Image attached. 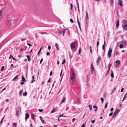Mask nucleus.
Masks as SVG:
<instances>
[{
    "label": "nucleus",
    "instance_id": "obj_57",
    "mask_svg": "<svg viewBox=\"0 0 127 127\" xmlns=\"http://www.w3.org/2000/svg\"><path fill=\"white\" fill-rule=\"evenodd\" d=\"M93 107L94 108H95V109H97V107L96 106L94 105L93 106Z\"/></svg>",
    "mask_w": 127,
    "mask_h": 127
},
{
    "label": "nucleus",
    "instance_id": "obj_9",
    "mask_svg": "<svg viewBox=\"0 0 127 127\" xmlns=\"http://www.w3.org/2000/svg\"><path fill=\"white\" fill-rule=\"evenodd\" d=\"M105 44H106L105 41V40L104 41V44H103L102 45V49L103 50H104V53L105 52Z\"/></svg>",
    "mask_w": 127,
    "mask_h": 127
},
{
    "label": "nucleus",
    "instance_id": "obj_2",
    "mask_svg": "<svg viewBox=\"0 0 127 127\" xmlns=\"http://www.w3.org/2000/svg\"><path fill=\"white\" fill-rule=\"evenodd\" d=\"M112 49L111 48H109L107 53V56L108 58H110L111 56Z\"/></svg>",
    "mask_w": 127,
    "mask_h": 127
},
{
    "label": "nucleus",
    "instance_id": "obj_43",
    "mask_svg": "<svg viewBox=\"0 0 127 127\" xmlns=\"http://www.w3.org/2000/svg\"><path fill=\"white\" fill-rule=\"evenodd\" d=\"M107 104H108L107 102L106 103L105 106V108H107Z\"/></svg>",
    "mask_w": 127,
    "mask_h": 127
},
{
    "label": "nucleus",
    "instance_id": "obj_6",
    "mask_svg": "<svg viewBox=\"0 0 127 127\" xmlns=\"http://www.w3.org/2000/svg\"><path fill=\"white\" fill-rule=\"evenodd\" d=\"M100 59H101V57L100 56H99L98 57V58L97 59V60L96 61L97 64V65H99V63L100 61Z\"/></svg>",
    "mask_w": 127,
    "mask_h": 127
},
{
    "label": "nucleus",
    "instance_id": "obj_13",
    "mask_svg": "<svg viewBox=\"0 0 127 127\" xmlns=\"http://www.w3.org/2000/svg\"><path fill=\"white\" fill-rule=\"evenodd\" d=\"M122 42L123 43L125 44L126 45H127V41L125 40H123L122 41Z\"/></svg>",
    "mask_w": 127,
    "mask_h": 127
},
{
    "label": "nucleus",
    "instance_id": "obj_34",
    "mask_svg": "<svg viewBox=\"0 0 127 127\" xmlns=\"http://www.w3.org/2000/svg\"><path fill=\"white\" fill-rule=\"evenodd\" d=\"M69 58L70 60H71V58H72V56L70 54V53L69 52Z\"/></svg>",
    "mask_w": 127,
    "mask_h": 127
},
{
    "label": "nucleus",
    "instance_id": "obj_35",
    "mask_svg": "<svg viewBox=\"0 0 127 127\" xmlns=\"http://www.w3.org/2000/svg\"><path fill=\"white\" fill-rule=\"evenodd\" d=\"M90 51L91 53H92V46H90Z\"/></svg>",
    "mask_w": 127,
    "mask_h": 127
},
{
    "label": "nucleus",
    "instance_id": "obj_45",
    "mask_svg": "<svg viewBox=\"0 0 127 127\" xmlns=\"http://www.w3.org/2000/svg\"><path fill=\"white\" fill-rule=\"evenodd\" d=\"M23 93L22 90H21L19 92V96H20L21 94H22Z\"/></svg>",
    "mask_w": 127,
    "mask_h": 127
},
{
    "label": "nucleus",
    "instance_id": "obj_52",
    "mask_svg": "<svg viewBox=\"0 0 127 127\" xmlns=\"http://www.w3.org/2000/svg\"><path fill=\"white\" fill-rule=\"evenodd\" d=\"M43 61V59L42 58L41 59V60H40V64H41L42 62Z\"/></svg>",
    "mask_w": 127,
    "mask_h": 127
},
{
    "label": "nucleus",
    "instance_id": "obj_44",
    "mask_svg": "<svg viewBox=\"0 0 127 127\" xmlns=\"http://www.w3.org/2000/svg\"><path fill=\"white\" fill-rule=\"evenodd\" d=\"M100 99L101 100V101H102V103H103L104 101V99L102 97H101L100 98Z\"/></svg>",
    "mask_w": 127,
    "mask_h": 127
},
{
    "label": "nucleus",
    "instance_id": "obj_59",
    "mask_svg": "<svg viewBox=\"0 0 127 127\" xmlns=\"http://www.w3.org/2000/svg\"><path fill=\"white\" fill-rule=\"evenodd\" d=\"M50 54V53L49 52H47L46 53V54L48 56Z\"/></svg>",
    "mask_w": 127,
    "mask_h": 127
},
{
    "label": "nucleus",
    "instance_id": "obj_21",
    "mask_svg": "<svg viewBox=\"0 0 127 127\" xmlns=\"http://www.w3.org/2000/svg\"><path fill=\"white\" fill-rule=\"evenodd\" d=\"M31 119H32L34 120L35 118L34 117V115L32 113L31 114Z\"/></svg>",
    "mask_w": 127,
    "mask_h": 127
},
{
    "label": "nucleus",
    "instance_id": "obj_19",
    "mask_svg": "<svg viewBox=\"0 0 127 127\" xmlns=\"http://www.w3.org/2000/svg\"><path fill=\"white\" fill-rule=\"evenodd\" d=\"M116 65H118L120 63V61L119 60H117L116 61Z\"/></svg>",
    "mask_w": 127,
    "mask_h": 127
},
{
    "label": "nucleus",
    "instance_id": "obj_32",
    "mask_svg": "<svg viewBox=\"0 0 127 127\" xmlns=\"http://www.w3.org/2000/svg\"><path fill=\"white\" fill-rule=\"evenodd\" d=\"M27 93L26 91H25L24 93L23 94V95L24 96H26L27 95Z\"/></svg>",
    "mask_w": 127,
    "mask_h": 127
},
{
    "label": "nucleus",
    "instance_id": "obj_28",
    "mask_svg": "<svg viewBox=\"0 0 127 127\" xmlns=\"http://www.w3.org/2000/svg\"><path fill=\"white\" fill-rule=\"evenodd\" d=\"M2 11L0 10V19L2 17Z\"/></svg>",
    "mask_w": 127,
    "mask_h": 127
},
{
    "label": "nucleus",
    "instance_id": "obj_10",
    "mask_svg": "<svg viewBox=\"0 0 127 127\" xmlns=\"http://www.w3.org/2000/svg\"><path fill=\"white\" fill-rule=\"evenodd\" d=\"M21 113V111L19 110H17L16 111V115L17 116H19V114Z\"/></svg>",
    "mask_w": 127,
    "mask_h": 127
},
{
    "label": "nucleus",
    "instance_id": "obj_62",
    "mask_svg": "<svg viewBox=\"0 0 127 127\" xmlns=\"http://www.w3.org/2000/svg\"><path fill=\"white\" fill-rule=\"evenodd\" d=\"M113 109H114V108L113 107L111 108L110 109V111H113Z\"/></svg>",
    "mask_w": 127,
    "mask_h": 127
},
{
    "label": "nucleus",
    "instance_id": "obj_16",
    "mask_svg": "<svg viewBox=\"0 0 127 127\" xmlns=\"http://www.w3.org/2000/svg\"><path fill=\"white\" fill-rule=\"evenodd\" d=\"M19 75H17L16 76L12 79V81H16L18 78Z\"/></svg>",
    "mask_w": 127,
    "mask_h": 127
},
{
    "label": "nucleus",
    "instance_id": "obj_22",
    "mask_svg": "<svg viewBox=\"0 0 127 127\" xmlns=\"http://www.w3.org/2000/svg\"><path fill=\"white\" fill-rule=\"evenodd\" d=\"M116 88H114L113 90L112 91V92L110 94H112L115 91H116Z\"/></svg>",
    "mask_w": 127,
    "mask_h": 127
},
{
    "label": "nucleus",
    "instance_id": "obj_29",
    "mask_svg": "<svg viewBox=\"0 0 127 127\" xmlns=\"http://www.w3.org/2000/svg\"><path fill=\"white\" fill-rule=\"evenodd\" d=\"M27 58L28 59V60L29 61H30L31 60V59L30 56L29 55H28L27 56Z\"/></svg>",
    "mask_w": 127,
    "mask_h": 127
},
{
    "label": "nucleus",
    "instance_id": "obj_3",
    "mask_svg": "<svg viewBox=\"0 0 127 127\" xmlns=\"http://www.w3.org/2000/svg\"><path fill=\"white\" fill-rule=\"evenodd\" d=\"M70 78L73 81V79L74 78L75 76V74L74 71L73 70L71 71V73L70 74Z\"/></svg>",
    "mask_w": 127,
    "mask_h": 127
},
{
    "label": "nucleus",
    "instance_id": "obj_51",
    "mask_svg": "<svg viewBox=\"0 0 127 127\" xmlns=\"http://www.w3.org/2000/svg\"><path fill=\"white\" fill-rule=\"evenodd\" d=\"M85 124H83L81 126V127H85Z\"/></svg>",
    "mask_w": 127,
    "mask_h": 127
},
{
    "label": "nucleus",
    "instance_id": "obj_38",
    "mask_svg": "<svg viewBox=\"0 0 127 127\" xmlns=\"http://www.w3.org/2000/svg\"><path fill=\"white\" fill-rule=\"evenodd\" d=\"M107 93L106 92H105L104 94L103 95L104 96L105 98H106V95Z\"/></svg>",
    "mask_w": 127,
    "mask_h": 127
},
{
    "label": "nucleus",
    "instance_id": "obj_7",
    "mask_svg": "<svg viewBox=\"0 0 127 127\" xmlns=\"http://www.w3.org/2000/svg\"><path fill=\"white\" fill-rule=\"evenodd\" d=\"M122 1V0H118V4L120 5V6H122L123 5Z\"/></svg>",
    "mask_w": 127,
    "mask_h": 127
},
{
    "label": "nucleus",
    "instance_id": "obj_20",
    "mask_svg": "<svg viewBox=\"0 0 127 127\" xmlns=\"http://www.w3.org/2000/svg\"><path fill=\"white\" fill-rule=\"evenodd\" d=\"M127 97V93H126L125 94V95L123 98V99L122 100V101H123Z\"/></svg>",
    "mask_w": 127,
    "mask_h": 127
},
{
    "label": "nucleus",
    "instance_id": "obj_48",
    "mask_svg": "<svg viewBox=\"0 0 127 127\" xmlns=\"http://www.w3.org/2000/svg\"><path fill=\"white\" fill-rule=\"evenodd\" d=\"M4 118V117H3L2 118V119H1V121H0V124L1 123H2V121H3V119Z\"/></svg>",
    "mask_w": 127,
    "mask_h": 127
},
{
    "label": "nucleus",
    "instance_id": "obj_30",
    "mask_svg": "<svg viewBox=\"0 0 127 127\" xmlns=\"http://www.w3.org/2000/svg\"><path fill=\"white\" fill-rule=\"evenodd\" d=\"M111 76L112 77H113L114 76V74H113V72L112 71H111Z\"/></svg>",
    "mask_w": 127,
    "mask_h": 127
},
{
    "label": "nucleus",
    "instance_id": "obj_37",
    "mask_svg": "<svg viewBox=\"0 0 127 127\" xmlns=\"http://www.w3.org/2000/svg\"><path fill=\"white\" fill-rule=\"evenodd\" d=\"M4 66H2V67H1V69H0V70L1 71H3L4 69Z\"/></svg>",
    "mask_w": 127,
    "mask_h": 127
},
{
    "label": "nucleus",
    "instance_id": "obj_46",
    "mask_svg": "<svg viewBox=\"0 0 127 127\" xmlns=\"http://www.w3.org/2000/svg\"><path fill=\"white\" fill-rule=\"evenodd\" d=\"M86 22L87 25L89 23L88 19H86Z\"/></svg>",
    "mask_w": 127,
    "mask_h": 127
},
{
    "label": "nucleus",
    "instance_id": "obj_4",
    "mask_svg": "<svg viewBox=\"0 0 127 127\" xmlns=\"http://www.w3.org/2000/svg\"><path fill=\"white\" fill-rule=\"evenodd\" d=\"M119 111L118 110V109H116L113 115L112 116V117L113 118H114L115 116L117 115V114L118 113Z\"/></svg>",
    "mask_w": 127,
    "mask_h": 127
},
{
    "label": "nucleus",
    "instance_id": "obj_53",
    "mask_svg": "<svg viewBox=\"0 0 127 127\" xmlns=\"http://www.w3.org/2000/svg\"><path fill=\"white\" fill-rule=\"evenodd\" d=\"M81 52V48H80L79 50V54Z\"/></svg>",
    "mask_w": 127,
    "mask_h": 127
},
{
    "label": "nucleus",
    "instance_id": "obj_14",
    "mask_svg": "<svg viewBox=\"0 0 127 127\" xmlns=\"http://www.w3.org/2000/svg\"><path fill=\"white\" fill-rule=\"evenodd\" d=\"M86 19H89V15L87 11H86Z\"/></svg>",
    "mask_w": 127,
    "mask_h": 127
},
{
    "label": "nucleus",
    "instance_id": "obj_63",
    "mask_svg": "<svg viewBox=\"0 0 127 127\" xmlns=\"http://www.w3.org/2000/svg\"><path fill=\"white\" fill-rule=\"evenodd\" d=\"M76 119L75 118H73L72 120V122H73L74 120H75Z\"/></svg>",
    "mask_w": 127,
    "mask_h": 127
},
{
    "label": "nucleus",
    "instance_id": "obj_55",
    "mask_svg": "<svg viewBox=\"0 0 127 127\" xmlns=\"http://www.w3.org/2000/svg\"><path fill=\"white\" fill-rule=\"evenodd\" d=\"M24 84V82H20V84L21 85H23Z\"/></svg>",
    "mask_w": 127,
    "mask_h": 127
},
{
    "label": "nucleus",
    "instance_id": "obj_64",
    "mask_svg": "<svg viewBox=\"0 0 127 127\" xmlns=\"http://www.w3.org/2000/svg\"><path fill=\"white\" fill-rule=\"evenodd\" d=\"M51 48V47L50 46H48V49L49 50H50Z\"/></svg>",
    "mask_w": 127,
    "mask_h": 127
},
{
    "label": "nucleus",
    "instance_id": "obj_17",
    "mask_svg": "<svg viewBox=\"0 0 127 127\" xmlns=\"http://www.w3.org/2000/svg\"><path fill=\"white\" fill-rule=\"evenodd\" d=\"M55 47L58 50H59V45L57 43H56Z\"/></svg>",
    "mask_w": 127,
    "mask_h": 127
},
{
    "label": "nucleus",
    "instance_id": "obj_26",
    "mask_svg": "<svg viewBox=\"0 0 127 127\" xmlns=\"http://www.w3.org/2000/svg\"><path fill=\"white\" fill-rule=\"evenodd\" d=\"M13 126H15V127H17V124L16 123H13Z\"/></svg>",
    "mask_w": 127,
    "mask_h": 127
},
{
    "label": "nucleus",
    "instance_id": "obj_5",
    "mask_svg": "<svg viewBox=\"0 0 127 127\" xmlns=\"http://www.w3.org/2000/svg\"><path fill=\"white\" fill-rule=\"evenodd\" d=\"M94 68L93 66V64L92 63L90 67V71L92 73H93L94 70Z\"/></svg>",
    "mask_w": 127,
    "mask_h": 127
},
{
    "label": "nucleus",
    "instance_id": "obj_60",
    "mask_svg": "<svg viewBox=\"0 0 127 127\" xmlns=\"http://www.w3.org/2000/svg\"><path fill=\"white\" fill-rule=\"evenodd\" d=\"M95 120H91V122L93 123H94L95 122Z\"/></svg>",
    "mask_w": 127,
    "mask_h": 127
},
{
    "label": "nucleus",
    "instance_id": "obj_50",
    "mask_svg": "<svg viewBox=\"0 0 127 127\" xmlns=\"http://www.w3.org/2000/svg\"><path fill=\"white\" fill-rule=\"evenodd\" d=\"M65 98H64L63 100H62L61 103H63L64 102V101L65 100Z\"/></svg>",
    "mask_w": 127,
    "mask_h": 127
},
{
    "label": "nucleus",
    "instance_id": "obj_12",
    "mask_svg": "<svg viewBox=\"0 0 127 127\" xmlns=\"http://www.w3.org/2000/svg\"><path fill=\"white\" fill-rule=\"evenodd\" d=\"M11 20H8L7 24L9 26H10L11 25Z\"/></svg>",
    "mask_w": 127,
    "mask_h": 127
},
{
    "label": "nucleus",
    "instance_id": "obj_31",
    "mask_svg": "<svg viewBox=\"0 0 127 127\" xmlns=\"http://www.w3.org/2000/svg\"><path fill=\"white\" fill-rule=\"evenodd\" d=\"M89 107L90 108V110H92V106L91 105H89Z\"/></svg>",
    "mask_w": 127,
    "mask_h": 127
},
{
    "label": "nucleus",
    "instance_id": "obj_8",
    "mask_svg": "<svg viewBox=\"0 0 127 127\" xmlns=\"http://www.w3.org/2000/svg\"><path fill=\"white\" fill-rule=\"evenodd\" d=\"M122 27L123 29L125 30H127V24L123 25Z\"/></svg>",
    "mask_w": 127,
    "mask_h": 127
},
{
    "label": "nucleus",
    "instance_id": "obj_27",
    "mask_svg": "<svg viewBox=\"0 0 127 127\" xmlns=\"http://www.w3.org/2000/svg\"><path fill=\"white\" fill-rule=\"evenodd\" d=\"M110 2L111 5L112 6L113 4V0H110Z\"/></svg>",
    "mask_w": 127,
    "mask_h": 127
},
{
    "label": "nucleus",
    "instance_id": "obj_58",
    "mask_svg": "<svg viewBox=\"0 0 127 127\" xmlns=\"http://www.w3.org/2000/svg\"><path fill=\"white\" fill-rule=\"evenodd\" d=\"M41 34H47V33L46 32H41Z\"/></svg>",
    "mask_w": 127,
    "mask_h": 127
},
{
    "label": "nucleus",
    "instance_id": "obj_25",
    "mask_svg": "<svg viewBox=\"0 0 127 127\" xmlns=\"http://www.w3.org/2000/svg\"><path fill=\"white\" fill-rule=\"evenodd\" d=\"M22 81H26V80L25 79V78H24V77L23 76H22Z\"/></svg>",
    "mask_w": 127,
    "mask_h": 127
},
{
    "label": "nucleus",
    "instance_id": "obj_61",
    "mask_svg": "<svg viewBox=\"0 0 127 127\" xmlns=\"http://www.w3.org/2000/svg\"><path fill=\"white\" fill-rule=\"evenodd\" d=\"M52 74V71H51L50 72V76H51Z\"/></svg>",
    "mask_w": 127,
    "mask_h": 127
},
{
    "label": "nucleus",
    "instance_id": "obj_24",
    "mask_svg": "<svg viewBox=\"0 0 127 127\" xmlns=\"http://www.w3.org/2000/svg\"><path fill=\"white\" fill-rule=\"evenodd\" d=\"M119 54V53L117 52H116V51L115 50L114 51V54L115 55H117Z\"/></svg>",
    "mask_w": 127,
    "mask_h": 127
},
{
    "label": "nucleus",
    "instance_id": "obj_33",
    "mask_svg": "<svg viewBox=\"0 0 127 127\" xmlns=\"http://www.w3.org/2000/svg\"><path fill=\"white\" fill-rule=\"evenodd\" d=\"M77 22H78V24L79 26H80V23L79 20L78 19V18H77Z\"/></svg>",
    "mask_w": 127,
    "mask_h": 127
},
{
    "label": "nucleus",
    "instance_id": "obj_54",
    "mask_svg": "<svg viewBox=\"0 0 127 127\" xmlns=\"http://www.w3.org/2000/svg\"><path fill=\"white\" fill-rule=\"evenodd\" d=\"M70 22L72 23H73V20L71 18L70 19Z\"/></svg>",
    "mask_w": 127,
    "mask_h": 127
},
{
    "label": "nucleus",
    "instance_id": "obj_36",
    "mask_svg": "<svg viewBox=\"0 0 127 127\" xmlns=\"http://www.w3.org/2000/svg\"><path fill=\"white\" fill-rule=\"evenodd\" d=\"M99 41H97L96 44V47L97 48H98V47L99 45Z\"/></svg>",
    "mask_w": 127,
    "mask_h": 127
},
{
    "label": "nucleus",
    "instance_id": "obj_41",
    "mask_svg": "<svg viewBox=\"0 0 127 127\" xmlns=\"http://www.w3.org/2000/svg\"><path fill=\"white\" fill-rule=\"evenodd\" d=\"M65 63V59H64L62 62V64H64Z\"/></svg>",
    "mask_w": 127,
    "mask_h": 127
},
{
    "label": "nucleus",
    "instance_id": "obj_15",
    "mask_svg": "<svg viewBox=\"0 0 127 127\" xmlns=\"http://www.w3.org/2000/svg\"><path fill=\"white\" fill-rule=\"evenodd\" d=\"M39 118L41 120L42 123L43 124H44L45 123V121H44L42 119V117L41 116H40L39 117Z\"/></svg>",
    "mask_w": 127,
    "mask_h": 127
},
{
    "label": "nucleus",
    "instance_id": "obj_18",
    "mask_svg": "<svg viewBox=\"0 0 127 127\" xmlns=\"http://www.w3.org/2000/svg\"><path fill=\"white\" fill-rule=\"evenodd\" d=\"M119 20H118L117 21L116 25V27L117 28H118L119 27Z\"/></svg>",
    "mask_w": 127,
    "mask_h": 127
},
{
    "label": "nucleus",
    "instance_id": "obj_39",
    "mask_svg": "<svg viewBox=\"0 0 127 127\" xmlns=\"http://www.w3.org/2000/svg\"><path fill=\"white\" fill-rule=\"evenodd\" d=\"M42 47H41L39 51L38 52V55H39V54L40 52H41V49H42Z\"/></svg>",
    "mask_w": 127,
    "mask_h": 127
},
{
    "label": "nucleus",
    "instance_id": "obj_47",
    "mask_svg": "<svg viewBox=\"0 0 127 127\" xmlns=\"http://www.w3.org/2000/svg\"><path fill=\"white\" fill-rule=\"evenodd\" d=\"M51 113H53L55 112L54 108H53V110L51 111Z\"/></svg>",
    "mask_w": 127,
    "mask_h": 127
},
{
    "label": "nucleus",
    "instance_id": "obj_23",
    "mask_svg": "<svg viewBox=\"0 0 127 127\" xmlns=\"http://www.w3.org/2000/svg\"><path fill=\"white\" fill-rule=\"evenodd\" d=\"M66 30V29H64L62 31V32L63 34V35L64 36V34L65 33V31Z\"/></svg>",
    "mask_w": 127,
    "mask_h": 127
},
{
    "label": "nucleus",
    "instance_id": "obj_49",
    "mask_svg": "<svg viewBox=\"0 0 127 127\" xmlns=\"http://www.w3.org/2000/svg\"><path fill=\"white\" fill-rule=\"evenodd\" d=\"M108 66H109V67H108V68L110 69V67H111V65L110 64H108Z\"/></svg>",
    "mask_w": 127,
    "mask_h": 127
},
{
    "label": "nucleus",
    "instance_id": "obj_56",
    "mask_svg": "<svg viewBox=\"0 0 127 127\" xmlns=\"http://www.w3.org/2000/svg\"><path fill=\"white\" fill-rule=\"evenodd\" d=\"M113 114V112H111L109 114V116H112Z\"/></svg>",
    "mask_w": 127,
    "mask_h": 127
},
{
    "label": "nucleus",
    "instance_id": "obj_1",
    "mask_svg": "<svg viewBox=\"0 0 127 127\" xmlns=\"http://www.w3.org/2000/svg\"><path fill=\"white\" fill-rule=\"evenodd\" d=\"M77 43V42L76 41H74L71 43L70 45L71 49L72 51H76V48L75 47V45Z\"/></svg>",
    "mask_w": 127,
    "mask_h": 127
},
{
    "label": "nucleus",
    "instance_id": "obj_40",
    "mask_svg": "<svg viewBox=\"0 0 127 127\" xmlns=\"http://www.w3.org/2000/svg\"><path fill=\"white\" fill-rule=\"evenodd\" d=\"M43 110L42 109H38V111L39 112H41L43 111Z\"/></svg>",
    "mask_w": 127,
    "mask_h": 127
},
{
    "label": "nucleus",
    "instance_id": "obj_42",
    "mask_svg": "<svg viewBox=\"0 0 127 127\" xmlns=\"http://www.w3.org/2000/svg\"><path fill=\"white\" fill-rule=\"evenodd\" d=\"M123 45L122 44H121L120 45V48H121L123 47Z\"/></svg>",
    "mask_w": 127,
    "mask_h": 127
},
{
    "label": "nucleus",
    "instance_id": "obj_11",
    "mask_svg": "<svg viewBox=\"0 0 127 127\" xmlns=\"http://www.w3.org/2000/svg\"><path fill=\"white\" fill-rule=\"evenodd\" d=\"M25 120H26L27 119L29 118L30 115L28 113H27L25 114Z\"/></svg>",
    "mask_w": 127,
    "mask_h": 127
}]
</instances>
